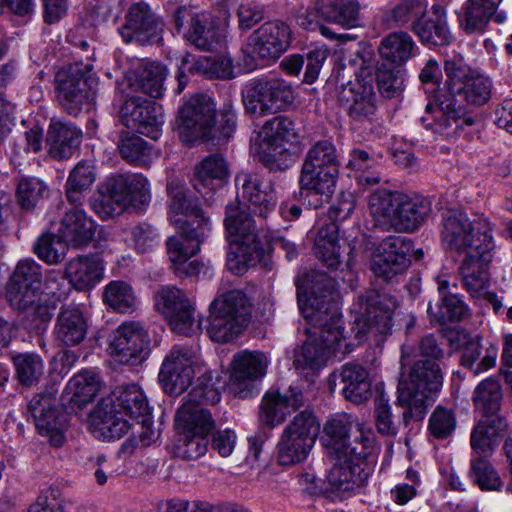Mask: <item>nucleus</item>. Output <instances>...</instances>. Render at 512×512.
I'll use <instances>...</instances> for the list:
<instances>
[{
  "mask_svg": "<svg viewBox=\"0 0 512 512\" xmlns=\"http://www.w3.org/2000/svg\"><path fill=\"white\" fill-rule=\"evenodd\" d=\"M236 185L244 203L236 199L227 205L224 224L230 244L237 249L234 252L237 261L234 263L229 255L227 265L230 270L240 274L245 266L254 265L263 254L259 229L248 210L265 218L274 210L277 196L272 181L255 173H239Z\"/></svg>",
  "mask_w": 512,
  "mask_h": 512,
  "instance_id": "f257e3e1",
  "label": "nucleus"
},
{
  "mask_svg": "<svg viewBox=\"0 0 512 512\" xmlns=\"http://www.w3.org/2000/svg\"><path fill=\"white\" fill-rule=\"evenodd\" d=\"M334 291V283L320 275L309 296L298 293V305L304 318L312 324L313 334L303 344L297 362L311 369L322 367L331 356L344 357L354 346L347 342L342 314Z\"/></svg>",
  "mask_w": 512,
  "mask_h": 512,
  "instance_id": "f03ea898",
  "label": "nucleus"
},
{
  "mask_svg": "<svg viewBox=\"0 0 512 512\" xmlns=\"http://www.w3.org/2000/svg\"><path fill=\"white\" fill-rule=\"evenodd\" d=\"M196 375L198 378L183 404L196 407L217 404L221 399L220 390L196 350L175 346L162 363L159 380L167 393L179 394L189 387Z\"/></svg>",
  "mask_w": 512,
  "mask_h": 512,
  "instance_id": "7ed1b4c3",
  "label": "nucleus"
},
{
  "mask_svg": "<svg viewBox=\"0 0 512 512\" xmlns=\"http://www.w3.org/2000/svg\"><path fill=\"white\" fill-rule=\"evenodd\" d=\"M147 415L149 405L140 387L119 386L93 409L88 425L96 438L110 441L121 438L133 426L132 420Z\"/></svg>",
  "mask_w": 512,
  "mask_h": 512,
  "instance_id": "20e7f679",
  "label": "nucleus"
},
{
  "mask_svg": "<svg viewBox=\"0 0 512 512\" xmlns=\"http://www.w3.org/2000/svg\"><path fill=\"white\" fill-rule=\"evenodd\" d=\"M339 167L338 152L331 141L319 140L308 149L299 178L300 196L304 203L318 209L330 200Z\"/></svg>",
  "mask_w": 512,
  "mask_h": 512,
  "instance_id": "39448f33",
  "label": "nucleus"
},
{
  "mask_svg": "<svg viewBox=\"0 0 512 512\" xmlns=\"http://www.w3.org/2000/svg\"><path fill=\"white\" fill-rule=\"evenodd\" d=\"M370 213L385 230L414 231L430 213L428 200L403 193L377 190L369 197Z\"/></svg>",
  "mask_w": 512,
  "mask_h": 512,
  "instance_id": "423d86ee",
  "label": "nucleus"
},
{
  "mask_svg": "<svg viewBox=\"0 0 512 512\" xmlns=\"http://www.w3.org/2000/svg\"><path fill=\"white\" fill-rule=\"evenodd\" d=\"M443 383L439 363L435 361H417L411 368L408 379L401 378L397 389V404L403 410V423L423 419L426 407L432 396Z\"/></svg>",
  "mask_w": 512,
  "mask_h": 512,
  "instance_id": "0eeeda50",
  "label": "nucleus"
},
{
  "mask_svg": "<svg viewBox=\"0 0 512 512\" xmlns=\"http://www.w3.org/2000/svg\"><path fill=\"white\" fill-rule=\"evenodd\" d=\"M441 241L447 251L462 257L494 248L488 219H471L460 211H448L443 215Z\"/></svg>",
  "mask_w": 512,
  "mask_h": 512,
  "instance_id": "6e6552de",
  "label": "nucleus"
},
{
  "mask_svg": "<svg viewBox=\"0 0 512 512\" xmlns=\"http://www.w3.org/2000/svg\"><path fill=\"white\" fill-rule=\"evenodd\" d=\"M251 302L240 290H231L211 303L208 333L215 342H229L248 326Z\"/></svg>",
  "mask_w": 512,
  "mask_h": 512,
  "instance_id": "1a4fd4ad",
  "label": "nucleus"
},
{
  "mask_svg": "<svg viewBox=\"0 0 512 512\" xmlns=\"http://www.w3.org/2000/svg\"><path fill=\"white\" fill-rule=\"evenodd\" d=\"M397 306V300L386 293L368 291L359 295L350 308L355 315L353 329L358 341H363L368 333L388 334Z\"/></svg>",
  "mask_w": 512,
  "mask_h": 512,
  "instance_id": "9d476101",
  "label": "nucleus"
},
{
  "mask_svg": "<svg viewBox=\"0 0 512 512\" xmlns=\"http://www.w3.org/2000/svg\"><path fill=\"white\" fill-rule=\"evenodd\" d=\"M320 432V423L314 413L303 410L284 428L277 444L279 464L288 466L304 461Z\"/></svg>",
  "mask_w": 512,
  "mask_h": 512,
  "instance_id": "9b49d317",
  "label": "nucleus"
},
{
  "mask_svg": "<svg viewBox=\"0 0 512 512\" xmlns=\"http://www.w3.org/2000/svg\"><path fill=\"white\" fill-rule=\"evenodd\" d=\"M336 453H329L335 461L327 476L329 484L337 490L349 491L362 485L371 473V442L357 444L350 450L336 448Z\"/></svg>",
  "mask_w": 512,
  "mask_h": 512,
  "instance_id": "f8f14e48",
  "label": "nucleus"
},
{
  "mask_svg": "<svg viewBox=\"0 0 512 512\" xmlns=\"http://www.w3.org/2000/svg\"><path fill=\"white\" fill-rule=\"evenodd\" d=\"M447 76L446 86L452 95L463 96L476 106L484 105L492 95V81L489 77L471 70L462 55H454L444 63Z\"/></svg>",
  "mask_w": 512,
  "mask_h": 512,
  "instance_id": "ddd939ff",
  "label": "nucleus"
},
{
  "mask_svg": "<svg viewBox=\"0 0 512 512\" xmlns=\"http://www.w3.org/2000/svg\"><path fill=\"white\" fill-rule=\"evenodd\" d=\"M215 115L216 107L210 96L193 95L179 111L177 125L181 140L192 144L209 139L216 125Z\"/></svg>",
  "mask_w": 512,
  "mask_h": 512,
  "instance_id": "4468645a",
  "label": "nucleus"
},
{
  "mask_svg": "<svg viewBox=\"0 0 512 512\" xmlns=\"http://www.w3.org/2000/svg\"><path fill=\"white\" fill-rule=\"evenodd\" d=\"M292 33L290 27L279 20L266 22L248 38L244 49L245 63L250 68L258 61H275L290 46Z\"/></svg>",
  "mask_w": 512,
  "mask_h": 512,
  "instance_id": "2eb2a0df",
  "label": "nucleus"
},
{
  "mask_svg": "<svg viewBox=\"0 0 512 512\" xmlns=\"http://www.w3.org/2000/svg\"><path fill=\"white\" fill-rule=\"evenodd\" d=\"M93 84L96 82L86 76L79 64L69 66L57 74V93L61 106L71 115L89 110L94 99Z\"/></svg>",
  "mask_w": 512,
  "mask_h": 512,
  "instance_id": "dca6fc26",
  "label": "nucleus"
},
{
  "mask_svg": "<svg viewBox=\"0 0 512 512\" xmlns=\"http://www.w3.org/2000/svg\"><path fill=\"white\" fill-rule=\"evenodd\" d=\"M155 307L168 319L177 333L190 336L201 330V322L195 315L193 303L185 293L176 288L162 287L155 295Z\"/></svg>",
  "mask_w": 512,
  "mask_h": 512,
  "instance_id": "f3484780",
  "label": "nucleus"
},
{
  "mask_svg": "<svg viewBox=\"0 0 512 512\" xmlns=\"http://www.w3.org/2000/svg\"><path fill=\"white\" fill-rule=\"evenodd\" d=\"M151 341L140 322L127 321L118 326L109 344V352L121 363L137 365L148 358Z\"/></svg>",
  "mask_w": 512,
  "mask_h": 512,
  "instance_id": "a211bd4d",
  "label": "nucleus"
},
{
  "mask_svg": "<svg viewBox=\"0 0 512 512\" xmlns=\"http://www.w3.org/2000/svg\"><path fill=\"white\" fill-rule=\"evenodd\" d=\"M181 233L167 239L166 248L170 261L175 266V273L179 276L194 275L199 272V264L195 261L187 262L200 250V245L208 236L211 227L207 223L197 227L180 228Z\"/></svg>",
  "mask_w": 512,
  "mask_h": 512,
  "instance_id": "6ab92c4d",
  "label": "nucleus"
},
{
  "mask_svg": "<svg viewBox=\"0 0 512 512\" xmlns=\"http://www.w3.org/2000/svg\"><path fill=\"white\" fill-rule=\"evenodd\" d=\"M39 433L49 436L54 446H60L68 425L67 414L58 406L56 393L44 391L34 395L28 405Z\"/></svg>",
  "mask_w": 512,
  "mask_h": 512,
  "instance_id": "aec40b11",
  "label": "nucleus"
},
{
  "mask_svg": "<svg viewBox=\"0 0 512 512\" xmlns=\"http://www.w3.org/2000/svg\"><path fill=\"white\" fill-rule=\"evenodd\" d=\"M269 361L261 351L242 350L237 352L231 362L229 387L240 398H248L254 393V383L262 379Z\"/></svg>",
  "mask_w": 512,
  "mask_h": 512,
  "instance_id": "412c9836",
  "label": "nucleus"
},
{
  "mask_svg": "<svg viewBox=\"0 0 512 512\" xmlns=\"http://www.w3.org/2000/svg\"><path fill=\"white\" fill-rule=\"evenodd\" d=\"M119 114L127 128L154 140L160 137L164 116L161 107L155 103L131 96L122 104Z\"/></svg>",
  "mask_w": 512,
  "mask_h": 512,
  "instance_id": "4be33fe9",
  "label": "nucleus"
},
{
  "mask_svg": "<svg viewBox=\"0 0 512 512\" xmlns=\"http://www.w3.org/2000/svg\"><path fill=\"white\" fill-rule=\"evenodd\" d=\"M411 244L401 236L383 239L375 249L371 259V269L377 277L386 280L403 273L410 264Z\"/></svg>",
  "mask_w": 512,
  "mask_h": 512,
  "instance_id": "5701e85b",
  "label": "nucleus"
},
{
  "mask_svg": "<svg viewBox=\"0 0 512 512\" xmlns=\"http://www.w3.org/2000/svg\"><path fill=\"white\" fill-rule=\"evenodd\" d=\"M324 432L328 453H336V448L350 450L351 446L365 444L366 439L370 440L371 448H374L371 432L365 431L363 425L350 414H337L328 420Z\"/></svg>",
  "mask_w": 512,
  "mask_h": 512,
  "instance_id": "b1692460",
  "label": "nucleus"
},
{
  "mask_svg": "<svg viewBox=\"0 0 512 512\" xmlns=\"http://www.w3.org/2000/svg\"><path fill=\"white\" fill-rule=\"evenodd\" d=\"M426 112L431 113L432 122L428 124L431 129L446 137H454L464 127L474 124V119L452 96L437 99L435 105L428 103Z\"/></svg>",
  "mask_w": 512,
  "mask_h": 512,
  "instance_id": "393cba45",
  "label": "nucleus"
},
{
  "mask_svg": "<svg viewBox=\"0 0 512 512\" xmlns=\"http://www.w3.org/2000/svg\"><path fill=\"white\" fill-rule=\"evenodd\" d=\"M125 20V24L119 29V34L126 43L151 42L162 31V23L143 2L132 4L125 15Z\"/></svg>",
  "mask_w": 512,
  "mask_h": 512,
  "instance_id": "a878e982",
  "label": "nucleus"
},
{
  "mask_svg": "<svg viewBox=\"0 0 512 512\" xmlns=\"http://www.w3.org/2000/svg\"><path fill=\"white\" fill-rule=\"evenodd\" d=\"M492 251H481L462 257L459 276L463 287L473 298H481L490 286L489 264Z\"/></svg>",
  "mask_w": 512,
  "mask_h": 512,
  "instance_id": "bb28decb",
  "label": "nucleus"
},
{
  "mask_svg": "<svg viewBox=\"0 0 512 512\" xmlns=\"http://www.w3.org/2000/svg\"><path fill=\"white\" fill-rule=\"evenodd\" d=\"M338 99L354 122H371L376 111L375 93L371 85L350 83L342 88Z\"/></svg>",
  "mask_w": 512,
  "mask_h": 512,
  "instance_id": "cd10ccee",
  "label": "nucleus"
},
{
  "mask_svg": "<svg viewBox=\"0 0 512 512\" xmlns=\"http://www.w3.org/2000/svg\"><path fill=\"white\" fill-rule=\"evenodd\" d=\"M303 405V394L296 388L289 389L285 394L274 390L267 391L262 398L260 420L266 426L274 427Z\"/></svg>",
  "mask_w": 512,
  "mask_h": 512,
  "instance_id": "c85d7f7f",
  "label": "nucleus"
},
{
  "mask_svg": "<svg viewBox=\"0 0 512 512\" xmlns=\"http://www.w3.org/2000/svg\"><path fill=\"white\" fill-rule=\"evenodd\" d=\"M174 20L177 32H181L185 23L188 24L184 37L199 49L210 50L218 42L215 30L208 25L207 14H197L189 8L181 7L176 11Z\"/></svg>",
  "mask_w": 512,
  "mask_h": 512,
  "instance_id": "c756f323",
  "label": "nucleus"
},
{
  "mask_svg": "<svg viewBox=\"0 0 512 512\" xmlns=\"http://www.w3.org/2000/svg\"><path fill=\"white\" fill-rule=\"evenodd\" d=\"M170 202V221L183 228L188 226L197 227L199 224L207 223L210 226L209 218L199 207L197 200L188 197L186 189L183 186L169 183L167 185Z\"/></svg>",
  "mask_w": 512,
  "mask_h": 512,
  "instance_id": "7c9ffc66",
  "label": "nucleus"
},
{
  "mask_svg": "<svg viewBox=\"0 0 512 512\" xmlns=\"http://www.w3.org/2000/svg\"><path fill=\"white\" fill-rule=\"evenodd\" d=\"M412 31L422 43L432 45L448 44L451 34L447 25L446 10L442 5L434 4L412 25Z\"/></svg>",
  "mask_w": 512,
  "mask_h": 512,
  "instance_id": "2f4dec72",
  "label": "nucleus"
},
{
  "mask_svg": "<svg viewBox=\"0 0 512 512\" xmlns=\"http://www.w3.org/2000/svg\"><path fill=\"white\" fill-rule=\"evenodd\" d=\"M87 320L76 306L61 307L54 328L55 339L64 346L80 344L86 337Z\"/></svg>",
  "mask_w": 512,
  "mask_h": 512,
  "instance_id": "473e14b6",
  "label": "nucleus"
},
{
  "mask_svg": "<svg viewBox=\"0 0 512 512\" xmlns=\"http://www.w3.org/2000/svg\"><path fill=\"white\" fill-rule=\"evenodd\" d=\"M96 230V224L85 211L74 207L67 211L61 221L59 229L60 237L64 243L73 247L88 244Z\"/></svg>",
  "mask_w": 512,
  "mask_h": 512,
  "instance_id": "72a5a7b5",
  "label": "nucleus"
},
{
  "mask_svg": "<svg viewBox=\"0 0 512 512\" xmlns=\"http://www.w3.org/2000/svg\"><path fill=\"white\" fill-rule=\"evenodd\" d=\"M229 177L228 164L220 154L205 157L196 167L193 184L201 194H208L222 187Z\"/></svg>",
  "mask_w": 512,
  "mask_h": 512,
  "instance_id": "f704fd0d",
  "label": "nucleus"
},
{
  "mask_svg": "<svg viewBox=\"0 0 512 512\" xmlns=\"http://www.w3.org/2000/svg\"><path fill=\"white\" fill-rule=\"evenodd\" d=\"M82 133L73 124L52 122L47 133L49 155L57 160L69 159L79 148Z\"/></svg>",
  "mask_w": 512,
  "mask_h": 512,
  "instance_id": "c9c22d12",
  "label": "nucleus"
},
{
  "mask_svg": "<svg viewBox=\"0 0 512 512\" xmlns=\"http://www.w3.org/2000/svg\"><path fill=\"white\" fill-rule=\"evenodd\" d=\"M104 267L95 256H78L67 262L65 277L79 291L95 287L103 279Z\"/></svg>",
  "mask_w": 512,
  "mask_h": 512,
  "instance_id": "e433bc0d",
  "label": "nucleus"
},
{
  "mask_svg": "<svg viewBox=\"0 0 512 512\" xmlns=\"http://www.w3.org/2000/svg\"><path fill=\"white\" fill-rule=\"evenodd\" d=\"M502 0H467L461 26L467 33L482 31L490 19L503 23L506 16L497 9Z\"/></svg>",
  "mask_w": 512,
  "mask_h": 512,
  "instance_id": "4c0bfd02",
  "label": "nucleus"
},
{
  "mask_svg": "<svg viewBox=\"0 0 512 512\" xmlns=\"http://www.w3.org/2000/svg\"><path fill=\"white\" fill-rule=\"evenodd\" d=\"M175 423L180 434L188 436H208L216 427L215 419L207 407L190 404H182L178 409Z\"/></svg>",
  "mask_w": 512,
  "mask_h": 512,
  "instance_id": "58836bf2",
  "label": "nucleus"
},
{
  "mask_svg": "<svg viewBox=\"0 0 512 512\" xmlns=\"http://www.w3.org/2000/svg\"><path fill=\"white\" fill-rule=\"evenodd\" d=\"M506 421L501 416H482L471 433V447L479 455H490L498 444Z\"/></svg>",
  "mask_w": 512,
  "mask_h": 512,
  "instance_id": "ea45409f",
  "label": "nucleus"
},
{
  "mask_svg": "<svg viewBox=\"0 0 512 512\" xmlns=\"http://www.w3.org/2000/svg\"><path fill=\"white\" fill-rule=\"evenodd\" d=\"M382 60L394 67H400L414 57L418 47L407 32H393L384 37L378 47Z\"/></svg>",
  "mask_w": 512,
  "mask_h": 512,
  "instance_id": "a19ab883",
  "label": "nucleus"
},
{
  "mask_svg": "<svg viewBox=\"0 0 512 512\" xmlns=\"http://www.w3.org/2000/svg\"><path fill=\"white\" fill-rule=\"evenodd\" d=\"M339 377L344 384L342 393L347 400L361 404L371 397V381L363 366L347 363L341 368Z\"/></svg>",
  "mask_w": 512,
  "mask_h": 512,
  "instance_id": "79ce46f5",
  "label": "nucleus"
},
{
  "mask_svg": "<svg viewBox=\"0 0 512 512\" xmlns=\"http://www.w3.org/2000/svg\"><path fill=\"white\" fill-rule=\"evenodd\" d=\"M316 9L323 19L350 29L359 24V6L353 0H317Z\"/></svg>",
  "mask_w": 512,
  "mask_h": 512,
  "instance_id": "37998d69",
  "label": "nucleus"
},
{
  "mask_svg": "<svg viewBox=\"0 0 512 512\" xmlns=\"http://www.w3.org/2000/svg\"><path fill=\"white\" fill-rule=\"evenodd\" d=\"M166 68L157 62H145L134 72L130 86L153 98H160L164 93Z\"/></svg>",
  "mask_w": 512,
  "mask_h": 512,
  "instance_id": "c03bdc74",
  "label": "nucleus"
},
{
  "mask_svg": "<svg viewBox=\"0 0 512 512\" xmlns=\"http://www.w3.org/2000/svg\"><path fill=\"white\" fill-rule=\"evenodd\" d=\"M314 250L316 256L328 267L336 268L341 260V245L339 243V226L334 222L323 225L315 238Z\"/></svg>",
  "mask_w": 512,
  "mask_h": 512,
  "instance_id": "a18cd8bd",
  "label": "nucleus"
},
{
  "mask_svg": "<svg viewBox=\"0 0 512 512\" xmlns=\"http://www.w3.org/2000/svg\"><path fill=\"white\" fill-rule=\"evenodd\" d=\"M427 312L431 321L439 324L459 322L470 316L468 305L455 293L445 294L434 306L429 303Z\"/></svg>",
  "mask_w": 512,
  "mask_h": 512,
  "instance_id": "49530a36",
  "label": "nucleus"
},
{
  "mask_svg": "<svg viewBox=\"0 0 512 512\" xmlns=\"http://www.w3.org/2000/svg\"><path fill=\"white\" fill-rule=\"evenodd\" d=\"M483 345L479 337L469 338L462 351L461 364L473 371L477 375L485 370L494 367L497 357L496 347L490 345L485 348L483 353Z\"/></svg>",
  "mask_w": 512,
  "mask_h": 512,
  "instance_id": "de8ad7c7",
  "label": "nucleus"
},
{
  "mask_svg": "<svg viewBox=\"0 0 512 512\" xmlns=\"http://www.w3.org/2000/svg\"><path fill=\"white\" fill-rule=\"evenodd\" d=\"M6 298L10 305L20 311H25L42 319L47 315V308L40 305L39 291L26 285H14L8 282Z\"/></svg>",
  "mask_w": 512,
  "mask_h": 512,
  "instance_id": "09e8293b",
  "label": "nucleus"
},
{
  "mask_svg": "<svg viewBox=\"0 0 512 512\" xmlns=\"http://www.w3.org/2000/svg\"><path fill=\"white\" fill-rule=\"evenodd\" d=\"M269 94L267 80L254 79L248 82L242 91V99L246 111L255 117L271 114Z\"/></svg>",
  "mask_w": 512,
  "mask_h": 512,
  "instance_id": "8fccbe9b",
  "label": "nucleus"
},
{
  "mask_svg": "<svg viewBox=\"0 0 512 512\" xmlns=\"http://www.w3.org/2000/svg\"><path fill=\"white\" fill-rule=\"evenodd\" d=\"M476 409L482 416H499L501 408L502 391L498 380L487 378L475 389L473 396Z\"/></svg>",
  "mask_w": 512,
  "mask_h": 512,
  "instance_id": "3c124183",
  "label": "nucleus"
},
{
  "mask_svg": "<svg viewBox=\"0 0 512 512\" xmlns=\"http://www.w3.org/2000/svg\"><path fill=\"white\" fill-rule=\"evenodd\" d=\"M103 300L110 308L121 313L132 312L137 305L133 287L121 280L111 281L105 286Z\"/></svg>",
  "mask_w": 512,
  "mask_h": 512,
  "instance_id": "603ef678",
  "label": "nucleus"
},
{
  "mask_svg": "<svg viewBox=\"0 0 512 512\" xmlns=\"http://www.w3.org/2000/svg\"><path fill=\"white\" fill-rule=\"evenodd\" d=\"M100 387L98 376L93 371H83L74 375L68 382L66 389L71 394L70 401L78 406L91 402L97 395Z\"/></svg>",
  "mask_w": 512,
  "mask_h": 512,
  "instance_id": "864d4df0",
  "label": "nucleus"
},
{
  "mask_svg": "<svg viewBox=\"0 0 512 512\" xmlns=\"http://www.w3.org/2000/svg\"><path fill=\"white\" fill-rule=\"evenodd\" d=\"M16 377L23 386L30 387L39 382L44 372L42 358L36 353H19L12 357Z\"/></svg>",
  "mask_w": 512,
  "mask_h": 512,
  "instance_id": "5fc2aeb1",
  "label": "nucleus"
},
{
  "mask_svg": "<svg viewBox=\"0 0 512 512\" xmlns=\"http://www.w3.org/2000/svg\"><path fill=\"white\" fill-rule=\"evenodd\" d=\"M118 150L124 160L136 166L147 165L151 160V147L135 134H122L118 142Z\"/></svg>",
  "mask_w": 512,
  "mask_h": 512,
  "instance_id": "6e6d98bb",
  "label": "nucleus"
},
{
  "mask_svg": "<svg viewBox=\"0 0 512 512\" xmlns=\"http://www.w3.org/2000/svg\"><path fill=\"white\" fill-rule=\"evenodd\" d=\"M347 167L358 173L356 176L357 181L364 187L376 185L381 180L378 172L376 171L377 161L364 150H353L347 163Z\"/></svg>",
  "mask_w": 512,
  "mask_h": 512,
  "instance_id": "4d7b16f0",
  "label": "nucleus"
},
{
  "mask_svg": "<svg viewBox=\"0 0 512 512\" xmlns=\"http://www.w3.org/2000/svg\"><path fill=\"white\" fill-rule=\"evenodd\" d=\"M377 395L375 397V425L379 433L386 436H394L397 434L399 426L403 424V418L401 421H394L393 415L391 412V407L389 405V398L383 391V386L381 384L376 385Z\"/></svg>",
  "mask_w": 512,
  "mask_h": 512,
  "instance_id": "13d9d810",
  "label": "nucleus"
},
{
  "mask_svg": "<svg viewBox=\"0 0 512 512\" xmlns=\"http://www.w3.org/2000/svg\"><path fill=\"white\" fill-rule=\"evenodd\" d=\"M261 135L270 146L277 148L282 141L294 140L297 137V132L291 119L277 116L263 125Z\"/></svg>",
  "mask_w": 512,
  "mask_h": 512,
  "instance_id": "bf43d9fd",
  "label": "nucleus"
},
{
  "mask_svg": "<svg viewBox=\"0 0 512 512\" xmlns=\"http://www.w3.org/2000/svg\"><path fill=\"white\" fill-rule=\"evenodd\" d=\"M191 69L207 78L230 79L234 76L232 61L225 56H201Z\"/></svg>",
  "mask_w": 512,
  "mask_h": 512,
  "instance_id": "052dcab7",
  "label": "nucleus"
},
{
  "mask_svg": "<svg viewBox=\"0 0 512 512\" xmlns=\"http://www.w3.org/2000/svg\"><path fill=\"white\" fill-rule=\"evenodd\" d=\"M470 477L481 490L485 491H497L503 484L497 471L483 456L471 460Z\"/></svg>",
  "mask_w": 512,
  "mask_h": 512,
  "instance_id": "680f3d73",
  "label": "nucleus"
},
{
  "mask_svg": "<svg viewBox=\"0 0 512 512\" xmlns=\"http://www.w3.org/2000/svg\"><path fill=\"white\" fill-rule=\"evenodd\" d=\"M9 282L39 291L42 282L41 266L33 259H22L17 263Z\"/></svg>",
  "mask_w": 512,
  "mask_h": 512,
  "instance_id": "e2e57ef3",
  "label": "nucleus"
},
{
  "mask_svg": "<svg viewBox=\"0 0 512 512\" xmlns=\"http://www.w3.org/2000/svg\"><path fill=\"white\" fill-rule=\"evenodd\" d=\"M62 242L60 235L45 233L38 238L33 250L41 260L48 264H56L64 257Z\"/></svg>",
  "mask_w": 512,
  "mask_h": 512,
  "instance_id": "0e129e2a",
  "label": "nucleus"
},
{
  "mask_svg": "<svg viewBox=\"0 0 512 512\" xmlns=\"http://www.w3.org/2000/svg\"><path fill=\"white\" fill-rule=\"evenodd\" d=\"M456 428V418L452 410L442 406L436 407L430 416L428 429L437 439L448 438Z\"/></svg>",
  "mask_w": 512,
  "mask_h": 512,
  "instance_id": "69168bd1",
  "label": "nucleus"
},
{
  "mask_svg": "<svg viewBox=\"0 0 512 512\" xmlns=\"http://www.w3.org/2000/svg\"><path fill=\"white\" fill-rule=\"evenodd\" d=\"M267 82L271 114L284 110L293 103L294 91L290 84L278 78L267 79Z\"/></svg>",
  "mask_w": 512,
  "mask_h": 512,
  "instance_id": "338daca9",
  "label": "nucleus"
},
{
  "mask_svg": "<svg viewBox=\"0 0 512 512\" xmlns=\"http://www.w3.org/2000/svg\"><path fill=\"white\" fill-rule=\"evenodd\" d=\"M46 191L45 184L38 178L22 179L17 186V201L24 209L33 208L43 197Z\"/></svg>",
  "mask_w": 512,
  "mask_h": 512,
  "instance_id": "774afa93",
  "label": "nucleus"
}]
</instances>
